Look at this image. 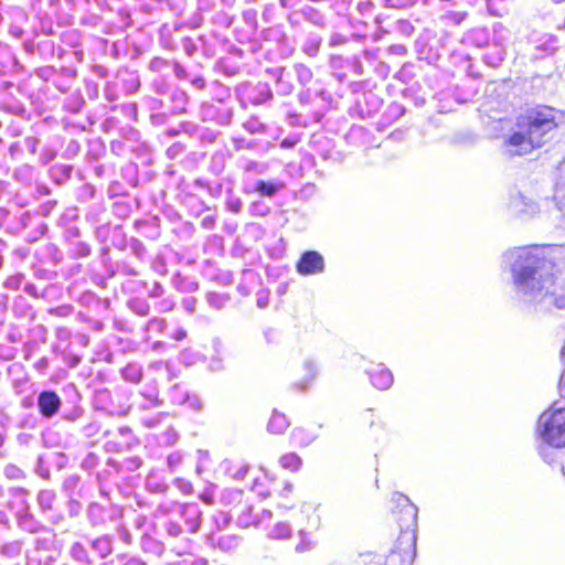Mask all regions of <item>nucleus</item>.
Wrapping results in <instances>:
<instances>
[{
    "label": "nucleus",
    "instance_id": "1",
    "mask_svg": "<svg viewBox=\"0 0 565 565\" xmlns=\"http://www.w3.org/2000/svg\"><path fill=\"white\" fill-rule=\"evenodd\" d=\"M563 256L561 245H532L508 250L504 258L510 263L516 292L530 301L552 292L554 268Z\"/></svg>",
    "mask_w": 565,
    "mask_h": 565
},
{
    "label": "nucleus",
    "instance_id": "2",
    "mask_svg": "<svg viewBox=\"0 0 565 565\" xmlns=\"http://www.w3.org/2000/svg\"><path fill=\"white\" fill-rule=\"evenodd\" d=\"M559 118L561 114L551 107L531 111L518 122L519 129L507 141V151L510 154H525L542 147L552 138Z\"/></svg>",
    "mask_w": 565,
    "mask_h": 565
},
{
    "label": "nucleus",
    "instance_id": "3",
    "mask_svg": "<svg viewBox=\"0 0 565 565\" xmlns=\"http://www.w3.org/2000/svg\"><path fill=\"white\" fill-rule=\"evenodd\" d=\"M536 433L544 444L565 447V408L552 406L544 411L537 419Z\"/></svg>",
    "mask_w": 565,
    "mask_h": 565
},
{
    "label": "nucleus",
    "instance_id": "4",
    "mask_svg": "<svg viewBox=\"0 0 565 565\" xmlns=\"http://www.w3.org/2000/svg\"><path fill=\"white\" fill-rule=\"evenodd\" d=\"M416 555V537L412 531H403L395 548L387 557L388 565H411Z\"/></svg>",
    "mask_w": 565,
    "mask_h": 565
},
{
    "label": "nucleus",
    "instance_id": "5",
    "mask_svg": "<svg viewBox=\"0 0 565 565\" xmlns=\"http://www.w3.org/2000/svg\"><path fill=\"white\" fill-rule=\"evenodd\" d=\"M296 269L302 276L322 274L326 269L324 258L319 252L307 250L301 254Z\"/></svg>",
    "mask_w": 565,
    "mask_h": 565
},
{
    "label": "nucleus",
    "instance_id": "6",
    "mask_svg": "<svg viewBox=\"0 0 565 565\" xmlns=\"http://www.w3.org/2000/svg\"><path fill=\"white\" fill-rule=\"evenodd\" d=\"M371 384L381 391L388 390L394 382L392 372L383 364H379L367 371Z\"/></svg>",
    "mask_w": 565,
    "mask_h": 565
},
{
    "label": "nucleus",
    "instance_id": "7",
    "mask_svg": "<svg viewBox=\"0 0 565 565\" xmlns=\"http://www.w3.org/2000/svg\"><path fill=\"white\" fill-rule=\"evenodd\" d=\"M38 406L44 417H52L57 413L61 399L56 393L44 391L38 397Z\"/></svg>",
    "mask_w": 565,
    "mask_h": 565
},
{
    "label": "nucleus",
    "instance_id": "8",
    "mask_svg": "<svg viewBox=\"0 0 565 565\" xmlns=\"http://www.w3.org/2000/svg\"><path fill=\"white\" fill-rule=\"evenodd\" d=\"M302 371H303V375L301 376L300 380L296 381L292 386L298 390V391H306L312 383L313 381L316 380L317 375H318V364L315 360L312 359H306L303 362H302Z\"/></svg>",
    "mask_w": 565,
    "mask_h": 565
},
{
    "label": "nucleus",
    "instance_id": "9",
    "mask_svg": "<svg viewBox=\"0 0 565 565\" xmlns=\"http://www.w3.org/2000/svg\"><path fill=\"white\" fill-rule=\"evenodd\" d=\"M180 513L188 530L192 533L196 532L201 523V510L199 505L195 503L182 505Z\"/></svg>",
    "mask_w": 565,
    "mask_h": 565
},
{
    "label": "nucleus",
    "instance_id": "10",
    "mask_svg": "<svg viewBox=\"0 0 565 565\" xmlns=\"http://www.w3.org/2000/svg\"><path fill=\"white\" fill-rule=\"evenodd\" d=\"M509 206L516 215L531 216L536 213L535 203L520 193L511 198Z\"/></svg>",
    "mask_w": 565,
    "mask_h": 565
},
{
    "label": "nucleus",
    "instance_id": "11",
    "mask_svg": "<svg viewBox=\"0 0 565 565\" xmlns=\"http://www.w3.org/2000/svg\"><path fill=\"white\" fill-rule=\"evenodd\" d=\"M318 437L313 429L298 427L295 428L290 435L291 441L299 447H307L312 444Z\"/></svg>",
    "mask_w": 565,
    "mask_h": 565
},
{
    "label": "nucleus",
    "instance_id": "12",
    "mask_svg": "<svg viewBox=\"0 0 565 565\" xmlns=\"http://www.w3.org/2000/svg\"><path fill=\"white\" fill-rule=\"evenodd\" d=\"M392 500L397 507L402 508L403 513L407 518V522L414 523L417 518V508L411 502V500L403 493L395 492Z\"/></svg>",
    "mask_w": 565,
    "mask_h": 565
},
{
    "label": "nucleus",
    "instance_id": "13",
    "mask_svg": "<svg viewBox=\"0 0 565 565\" xmlns=\"http://www.w3.org/2000/svg\"><path fill=\"white\" fill-rule=\"evenodd\" d=\"M288 426L289 422L287 417L284 414L274 411L268 422L267 429L271 434L279 435L282 434L288 428Z\"/></svg>",
    "mask_w": 565,
    "mask_h": 565
},
{
    "label": "nucleus",
    "instance_id": "14",
    "mask_svg": "<svg viewBox=\"0 0 565 565\" xmlns=\"http://www.w3.org/2000/svg\"><path fill=\"white\" fill-rule=\"evenodd\" d=\"M299 542L295 546V551L299 554L311 552L318 545V541L307 531L300 530L298 532Z\"/></svg>",
    "mask_w": 565,
    "mask_h": 565
},
{
    "label": "nucleus",
    "instance_id": "15",
    "mask_svg": "<svg viewBox=\"0 0 565 565\" xmlns=\"http://www.w3.org/2000/svg\"><path fill=\"white\" fill-rule=\"evenodd\" d=\"M284 183L280 181L266 182L259 180L255 184V191L258 192L262 196L271 198L276 194V192L282 189Z\"/></svg>",
    "mask_w": 565,
    "mask_h": 565
},
{
    "label": "nucleus",
    "instance_id": "16",
    "mask_svg": "<svg viewBox=\"0 0 565 565\" xmlns=\"http://www.w3.org/2000/svg\"><path fill=\"white\" fill-rule=\"evenodd\" d=\"M291 534L292 529L287 522H277L268 531V537L273 540H287L291 537Z\"/></svg>",
    "mask_w": 565,
    "mask_h": 565
},
{
    "label": "nucleus",
    "instance_id": "17",
    "mask_svg": "<svg viewBox=\"0 0 565 565\" xmlns=\"http://www.w3.org/2000/svg\"><path fill=\"white\" fill-rule=\"evenodd\" d=\"M279 465L286 470L298 471L302 466L301 458L295 452H288L279 458Z\"/></svg>",
    "mask_w": 565,
    "mask_h": 565
},
{
    "label": "nucleus",
    "instance_id": "18",
    "mask_svg": "<svg viewBox=\"0 0 565 565\" xmlns=\"http://www.w3.org/2000/svg\"><path fill=\"white\" fill-rule=\"evenodd\" d=\"M249 466L243 461L226 462L225 471L236 480H243L247 475Z\"/></svg>",
    "mask_w": 565,
    "mask_h": 565
},
{
    "label": "nucleus",
    "instance_id": "19",
    "mask_svg": "<svg viewBox=\"0 0 565 565\" xmlns=\"http://www.w3.org/2000/svg\"><path fill=\"white\" fill-rule=\"evenodd\" d=\"M237 523L243 527H247L250 525H258L260 523V520L258 519V516L253 515L252 507H243L242 512L237 518Z\"/></svg>",
    "mask_w": 565,
    "mask_h": 565
},
{
    "label": "nucleus",
    "instance_id": "20",
    "mask_svg": "<svg viewBox=\"0 0 565 565\" xmlns=\"http://www.w3.org/2000/svg\"><path fill=\"white\" fill-rule=\"evenodd\" d=\"M220 343H215L216 355L213 356L209 363V369L213 372L222 371L224 369L223 356L218 349Z\"/></svg>",
    "mask_w": 565,
    "mask_h": 565
},
{
    "label": "nucleus",
    "instance_id": "21",
    "mask_svg": "<svg viewBox=\"0 0 565 565\" xmlns=\"http://www.w3.org/2000/svg\"><path fill=\"white\" fill-rule=\"evenodd\" d=\"M239 540L233 535H225L220 537L218 546L224 551H230L238 546Z\"/></svg>",
    "mask_w": 565,
    "mask_h": 565
},
{
    "label": "nucleus",
    "instance_id": "22",
    "mask_svg": "<svg viewBox=\"0 0 565 565\" xmlns=\"http://www.w3.org/2000/svg\"><path fill=\"white\" fill-rule=\"evenodd\" d=\"M4 476L8 479L20 480L24 477V473L19 467L14 465H8L4 468Z\"/></svg>",
    "mask_w": 565,
    "mask_h": 565
},
{
    "label": "nucleus",
    "instance_id": "23",
    "mask_svg": "<svg viewBox=\"0 0 565 565\" xmlns=\"http://www.w3.org/2000/svg\"><path fill=\"white\" fill-rule=\"evenodd\" d=\"M167 532L170 536L178 537L182 533V529L178 522L170 521L167 525Z\"/></svg>",
    "mask_w": 565,
    "mask_h": 565
},
{
    "label": "nucleus",
    "instance_id": "24",
    "mask_svg": "<svg viewBox=\"0 0 565 565\" xmlns=\"http://www.w3.org/2000/svg\"><path fill=\"white\" fill-rule=\"evenodd\" d=\"M188 402H189V406L194 411H201L203 407L201 399L196 396L189 397Z\"/></svg>",
    "mask_w": 565,
    "mask_h": 565
},
{
    "label": "nucleus",
    "instance_id": "25",
    "mask_svg": "<svg viewBox=\"0 0 565 565\" xmlns=\"http://www.w3.org/2000/svg\"><path fill=\"white\" fill-rule=\"evenodd\" d=\"M298 74H299L300 79L303 81V82H309L310 78H311L310 70L305 67V66H300L299 67Z\"/></svg>",
    "mask_w": 565,
    "mask_h": 565
},
{
    "label": "nucleus",
    "instance_id": "26",
    "mask_svg": "<svg viewBox=\"0 0 565 565\" xmlns=\"http://www.w3.org/2000/svg\"><path fill=\"white\" fill-rule=\"evenodd\" d=\"M52 499H53V495L50 491H42L39 495V501L41 504L50 505Z\"/></svg>",
    "mask_w": 565,
    "mask_h": 565
},
{
    "label": "nucleus",
    "instance_id": "27",
    "mask_svg": "<svg viewBox=\"0 0 565 565\" xmlns=\"http://www.w3.org/2000/svg\"><path fill=\"white\" fill-rule=\"evenodd\" d=\"M185 337H186V332H185L183 329H178V330L173 333V335H172V338H173L174 340H177V341H181V340H183Z\"/></svg>",
    "mask_w": 565,
    "mask_h": 565
},
{
    "label": "nucleus",
    "instance_id": "28",
    "mask_svg": "<svg viewBox=\"0 0 565 565\" xmlns=\"http://www.w3.org/2000/svg\"><path fill=\"white\" fill-rule=\"evenodd\" d=\"M257 305L259 308H265L267 306V299L263 297H258Z\"/></svg>",
    "mask_w": 565,
    "mask_h": 565
},
{
    "label": "nucleus",
    "instance_id": "29",
    "mask_svg": "<svg viewBox=\"0 0 565 565\" xmlns=\"http://www.w3.org/2000/svg\"><path fill=\"white\" fill-rule=\"evenodd\" d=\"M310 510H312V507H311V505H309V504H303V505L301 507V511H302L303 513L309 512Z\"/></svg>",
    "mask_w": 565,
    "mask_h": 565
},
{
    "label": "nucleus",
    "instance_id": "30",
    "mask_svg": "<svg viewBox=\"0 0 565 565\" xmlns=\"http://www.w3.org/2000/svg\"><path fill=\"white\" fill-rule=\"evenodd\" d=\"M262 514H263V518H267V519L271 518V512L269 510H263Z\"/></svg>",
    "mask_w": 565,
    "mask_h": 565
},
{
    "label": "nucleus",
    "instance_id": "31",
    "mask_svg": "<svg viewBox=\"0 0 565 565\" xmlns=\"http://www.w3.org/2000/svg\"><path fill=\"white\" fill-rule=\"evenodd\" d=\"M555 305L558 307V308H564L565 307V303L562 299H556L555 300Z\"/></svg>",
    "mask_w": 565,
    "mask_h": 565
},
{
    "label": "nucleus",
    "instance_id": "32",
    "mask_svg": "<svg viewBox=\"0 0 565 565\" xmlns=\"http://www.w3.org/2000/svg\"><path fill=\"white\" fill-rule=\"evenodd\" d=\"M319 525H320V520H319V519H317V520L312 523V527L318 529V527H319Z\"/></svg>",
    "mask_w": 565,
    "mask_h": 565
},
{
    "label": "nucleus",
    "instance_id": "33",
    "mask_svg": "<svg viewBox=\"0 0 565 565\" xmlns=\"http://www.w3.org/2000/svg\"><path fill=\"white\" fill-rule=\"evenodd\" d=\"M254 167H256V163L255 162H250L248 166H247V170H250L253 169Z\"/></svg>",
    "mask_w": 565,
    "mask_h": 565
},
{
    "label": "nucleus",
    "instance_id": "34",
    "mask_svg": "<svg viewBox=\"0 0 565 565\" xmlns=\"http://www.w3.org/2000/svg\"><path fill=\"white\" fill-rule=\"evenodd\" d=\"M561 384H565V374H562L561 376Z\"/></svg>",
    "mask_w": 565,
    "mask_h": 565
},
{
    "label": "nucleus",
    "instance_id": "35",
    "mask_svg": "<svg viewBox=\"0 0 565 565\" xmlns=\"http://www.w3.org/2000/svg\"><path fill=\"white\" fill-rule=\"evenodd\" d=\"M234 495H235V497H241V495H242V492H241V491H235V492H234Z\"/></svg>",
    "mask_w": 565,
    "mask_h": 565
},
{
    "label": "nucleus",
    "instance_id": "36",
    "mask_svg": "<svg viewBox=\"0 0 565 565\" xmlns=\"http://www.w3.org/2000/svg\"><path fill=\"white\" fill-rule=\"evenodd\" d=\"M276 341H277L276 339H267L268 343H273V342H276Z\"/></svg>",
    "mask_w": 565,
    "mask_h": 565
},
{
    "label": "nucleus",
    "instance_id": "37",
    "mask_svg": "<svg viewBox=\"0 0 565 565\" xmlns=\"http://www.w3.org/2000/svg\"><path fill=\"white\" fill-rule=\"evenodd\" d=\"M287 490L290 491L291 490V484H288L287 486Z\"/></svg>",
    "mask_w": 565,
    "mask_h": 565
}]
</instances>
